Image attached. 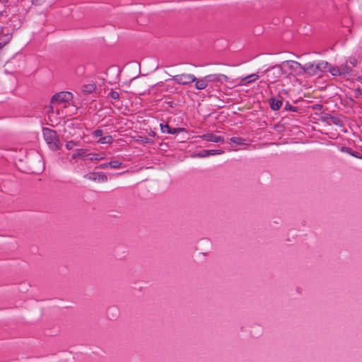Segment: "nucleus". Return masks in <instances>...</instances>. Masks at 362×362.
<instances>
[{
    "mask_svg": "<svg viewBox=\"0 0 362 362\" xmlns=\"http://www.w3.org/2000/svg\"><path fill=\"white\" fill-rule=\"evenodd\" d=\"M78 158V155H77V151H76L74 153H73V154H72V156H71V158H72V159H76V158Z\"/></svg>",
    "mask_w": 362,
    "mask_h": 362,
    "instance_id": "a878e982",
    "label": "nucleus"
},
{
    "mask_svg": "<svg viewBox=\"0 0 362 362\" xmlns=\"http://www.w3.org/2000/svg\"><path fill=\"white\" fill-rule=\"evenodd\" d=\"M95 89V86L94 84L90 83L87 85H84L82 88L83 92L85 93H91Z\"/></svg>",
    "mask_w": 362,
    "mask_h": 362,
    "instance_id": "4468645a",
    "label": "nucleus"
},
{
    "mask_svg": "<svg viewBox=\"0 0 362 362\" xmlns=\"http://www.w3.org/2000/svg\"><path fill=\"white\" fill-rule=\"evenodd\" d=\"M281 68L288 71L289 74L300 75L304 73L305 65L302 66L296 61H286L282 63Z\"/></svg>",
    "mask_w": 362,
    "mask_h": 362,
    "instance_id": "20e7f679",
    "label": "nucleus"
},
{
    "mask_svg": "<svg viewBox=\"0 0 362 362\" xmlns=\"http://www.w3.org/2000/svg\"><path fill=\"white\" fill-rule=\"evenodd\" d=\"M259 78V76L256 74H250L249 76H245V78H242L241 83L243 85H245L247 83H250L252 81H255Z\"/></svg>",
    "mask_w": 362,
    "mask_h": 362,
    "instance_id": "9d476101",
    "label": "nucleus"
},
{
    "mask_svg": "<svg viewBox=\"0 0 362 362\" xmlns=\"http://www.w3.org/2000/svg\"><path fill=\"white\" fill-rule=\"evenodd\" d=\"M97 142L101 144H111L113 142V139L112 136L107 135L100 138Z\"/></svg>",
    "mask_w": 362,
    "mask_h": 362,
    "instance_id": "f8f14e48",
    "label": "nucleus"
},
{
    "mask_svg": "<svg viewBox=\"0 0 362 362\" xmlns=\"http://www.w3.org/2000/svg\"><path fill=\"white\" fill-rule=\"evenodd\" d=\"M86 177L97 182H107V177L104 173L99 172V173H90L86 175Z\"/></svg>",
    "mask_w": 362,
    "mask_h": 362,
    "instance_id": "423d86ee",
    "label": "nucleus"
},
{
    "mask_svg": "<svg viewBox=\"0 0 362 362\" xmlns=\"http://www.w3.org/2000/svg\"><path fill=\"white\" fill-rule=\"evenodd\" d=\"M217 153L216 151H205V153H204V155L205 156H209V155H215Z\"/></svg>",
    "mask_w": 362,
    "mask_h": 362,
    "instance_id": "393cba45",
    "label": "nucleus"
},
{
    "mask_svg": "<svg viewBox=\"0 0 362 362\" xmlns=\"http://www.w3.org/2000/svg\"><path fill=\"white\" fill-rule=\"evenodd\" d=\"M328 63L325 61L310 62L305 64L304 73L310 76L319 75L327 71Z\"/></svg>",
    "mask_w": 362,
    "mask_h": 362,
    "instance_id": "7ed1b4c3",
    "label": "nucleus"
},
{
    "mask_svg": "<svg viewBox=\"0 0 362 362\" xmlns=\"http://www.w3.org/2000/svg\"><path fill=\"white\" fill-rule=\"evenodd\" d=\"M62 114L66 115L67 112H64V113L63 112Z\"/></svg>",
    "mask_w": 362,
    "mask_h": 362,
    "instance_id": "c85d7f7f",
    "label": "nucleus"
},
{
    "mask_svg": "<svg viewBox=\"0 0 362 362\" xmlns=\"http://www.w3.org/2000/svg\"><path fill=\"white\" fill-rule=\"evenodd\" d=\"M87 158L90 161H100L105 158V153H89Z\"/></svg>",
    "mask_w": 362,
    "mask_h": 362,
    "instance_id": "0eeeda50",
    "label": "nucleus"
},
{
    "mask_svg": "<svg viewBox=\"0 0 362 362\" xmlns=\"http://www.w3.org/2000/svg\"><path fill=\"white\" fill-rule=\"evenodd\" d=\"M197 156L198 157H202V156H203V155H202V153H198V154H197V155H194V156Z\"/></svg>",
    "mask_w": 362,
    "mask_h": 362,
    "instance_id": "bb28decb",
    "label": "nucleus"
},
{
    "mask_svg": "<svg viewBox=\"0 0 362 362\" xmlns=\"http://www.w3.org/2000/svg\"><path fill=\"white\" fill-rule=\"evenodd\" d=\"M244 139L240 137H232L230 139V142L235 144L237 145H243L245 144Z\"/></svg>",
    "mask_w": 362,
    "mask_h": 362,
    "instance_id": "dca6fc26",
    "label": "nucleus"
},
{
    "mask_svg": "<svg viewBox=\"0 0 362 362\" xmlns=\"http://www.w3.org/2000/svg\"><path fill=\"white\" fill-rule=\"evenodd\" d=\"M42 132L45 141L50 149L56 151L61 147V143L55 131L44 128Z\"/></svg>",
    "mask_w": 362,
    "mask_h": 362,
    "instance_id": "f03ea898",
    "label": "nucleus"
},
{
    "mask_svg": "<svg viewBox=\"0 0 362 362\" xmlns=\"http://www.w3.org/2000/svg\"><path fill=\"white\" fill-rule=\"evenodd\" d=\"M276 71H277V73H278V74H279V73H280V69H279V68L277 69V70H276Z\"/></svg>",
    "mask_w": 362,
    "mask_h": 362,
    "instance_id": "cd10ccee",
    "label": "nucleus"
},
{
    "mask_svg": "<svg viewBox=\"0 0 362 362\" xmlns=\"http://www.w3.org/2000/svg\"><path fill=\"white\" fill-rule=\"evenodd\" d=\"M98 168L101 169H107L110 168L109 163H103L100 165Z\"/></svg>",
    "mask_w": 362,
    "mask_h": 362,
    "instance_id": "b1692460",
    "label": "nucleus"
},
{
    "mask_svg": "<svg viewBox=\"0 0 362 362\" xmlns=\"http://www.w3.org/2000/svg\"><path fill=\"white\" fill-rule=\"evenodd\" d=\"M339 69L342 71L341 75L347 74L350 71L349 67L346 65H344V64L340 66Z\"/></svg>",
    "mask_w": 362,
    "mask_h": 362,
    "instance_id": "4be33fe9",
    "label": "nucleus"
},
{
    "mask_svg": "<svg viewBox=\"0 0 362 362\" xmlns=\"http://www.w3.org/2000/svg\"><path fill=\"white\" fill-rule=\"evenodd\" d=\"M196 78L192 74H179L174 76L173 80L178 83L182 85L189 84L195 81Z\"/></svg>",
    "mask_w": 362,
    "mask_h": 362,
    "instance_id": "39448f33",
    "label": "nucleus"
},
{
    "mask_svg": "<svg viewBox=\"0 0 362 362\" xmlns=\"http://www.w3.org/2000/svg\"><path fill=\"white\" fill-rule=\"evenodd\" d=\"M160 129L163 133L175 134H177L180 130L177 129L171 128L168 124H160Z\"/></svg>",
    "mask_w": 362,
    "mask_h": 362,
    "instance_id": "1a4fd4ad",
    "label": "nucleus"
},
{
    "mask_svg": "<svg viewBox=\"0 0 362 362\" xmlns=\"http://www.w3.org/2000/svg\"><path fill=\"white\" fill-rule=\"evenodd\" d=\"M360 81H361V83H362V78H361Z\"/></svg>",
    "mask_w": 362,
    "mask_h": 362,
    "instance_id": "c756f323",
    "label": "nucleus"
},
{
    "mask_svg": "<svg viewBox=\"0 0 362 362\" xmlns=\"http://www.w3.org/2000/svg\"><path fill=\"white\" fill-rule=\"evenodd\" d=\"M281 105L282 101L278 98H273L270 102V106L273 110H278Z\"/></svg>",
    "mask_w": 362,
    "mask_h": 362,
    "instance_id": "9b49d317",
    "label": "nucleus"
},
{
    "mask_svg": "<svg viewBox=\"0 0 362 362\" xmlns=\"http://www.w3.org/2000/svg\"><path fill=\"white\" fill-rule=\"evenodd\" d=\"M76 151H77V155H78V158H85V157L88 158V153H87L86 149L81 148V149H78Z\"/></svg>",
    "mask_w": 362,
    "mask_h": 362,
    "instance_id": "f3484780",
    "label": "nucleus"
},
{
    "mask_svg": "<svg viewBox=\"0 0 362 362\" xmlns=\"http://www.w3.org/2000/svg\"><path fill=\"white\" fill-rule=\"evenodd\" d=\"M103 134V132L101 129H96L93 132V136L95 138L102 137Z\"/></svg>",
    "mask_w": 362,
    "mask_h": 362,
    "instance_id": "412c9836",
    "label": "nucleus"
},
{
    "mask_svg": "<svg viewBox=\"0 0 362 362\" xmlns=\"http://www.w3.org/2000/svg\"><path fill=\"white\" fill-rule=\"evenodd\" d=\"M73 99V95L70 92H61L54 95L52 98V103L55 106L57 110L68 107L70 105V102Z\"/></svg>",
    "mask_w": 362,
    "mask_h": 362,
    "instance_id": "f257e3e1",
    "label": "nucleus"
},
{
    "mask_svg": "<svg viewBox=\"0 0 362 362\" xmlns=\"http://www.w3.org/2000/svg\"><path fill=\"white\" fill-rule=\"evenodd\" d=\"M327 71H329L334 76H341L342 72L339 66H332L329 63Z\"/></svg>",
    "mask_w": 362,
    "mask_h": 362,
    "instance_id": "6e6552de",
    "label": "nucleus"
},
{
    "mask_svg": "<svg viewBox=\"0 0 362 362\" xmlns=\"http://www.w3.org/2000/svg\"><path fill=\"white\" fill-rule=\"evenodd\" d=\"M205 140L213 142H219L222 141V138L219 136L213 134H205Z\"/></svg>",
    "mask_w": 362,
    "mask_h": 362,
    "instance_id": "ddd939ff",
    "label": "nucleus"
},
{
    "mask_svg": "<svg viewBox=\"0 0 362 362\" xmlns=\"http://www.w3.org/2000/svg\"><path fill=\"white\" fill-rule=\"evenodd\" d=\"M78 145L77 142L74 141H67L66 144V148L69 150L73 149L75 146Z\"/></svg>",
    "mask_w": 362,
    "mask_h": 362,
    "instance_id": "aec40b11",
    "label": "nucleus"
},
{
    "mask_svg": "<svg viewBox=\"0 0 362 362\" xmlns=\"http://www.w3.org/2000/svg\"><path fill=\"white\" fill-rule=\"evenodd\" d=\"M3 45H1V43H0V47H1Z\"/></svg>",
    "mask_w": 362,
    "mask_h": 362,
    "instance_id": "7c9ffc66",
    "label": "nucleus"
},
{
    "mask_svg": "<svg viewBox=\"0 0 362 362\" xmlns=\"http://www.w3.org/2000/svg\"><path fill=\"white\" fill-rule=\"evenodd\" d=\"M196 87L197 89H204V83L201 81H198L196 83Z\"/></svg>",
    "mask_w": 362,
    "mask_h": 362,
    "instance_id": "5701e85b",
    "label": "nucleus"
},
{
    "mask_svg": "<svg viewBox=\"0 0 362 362\" xmlns=\"http://www.w3.org/2000/svg\"><path fill=\"white\" fill-rule=\"evenodd\" d=\"M221 77H225L223 75H219V76H205V81H219Z\"/></svg>",
    "mask_w": 362,
    "mask_h": 362,
    "instance_id": "a211bd4d",
    "label": "nucleus"
},
{
    "mask_svg": "<svg viewBox=\"0 0 362 362\" xmlns=\"http://www.w3.org/2000/svg\"><path fill=\"white\" fill-rule=\"evenodd\" d=\"M108 95L112 100H118L119 98V93L117 91L111 90Z\"/></svg>",
    "mask_w": 362,
    "mask_h": 362,
    "instance_id": "6ab92c4d",
    "label": "nucleus"
},
{
    "mask_svg": "<svg viewBox=\"0 0 362 362\" xmlns=\"http://www.w3.org/2000/svg\"><path fill=\"white\" fill-rule=\"evenodd\" d=\"M109 165L110 168L118 169L122 166V163L117 160H114L109 162Z\"/></svg>",
    "mask_w": 362,
    "mask_h": 362,
    "instance_id": "2eb2a0df",
    "label": "nucleus"
}]
</instances>
